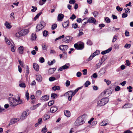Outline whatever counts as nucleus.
Here are the masks:
<instances>
[{"instance_id":"1","label":"nucleus","mask_w":133,"mask_h":133,"mask_svg":"<svg viewBox=\"0 0 133 133\" xmlns=\"http://www.w3.org/2000/svg\"><path fill=\"white\" fill-rule=\"evenodd\" d=\"M18 99L17 100L13 97H9V100L10 105L11 107H15L21 104L22 102V101L20 99L19 97H18Z\"/></svg>"},{"instance_id":"2","label":"nucleus","mask_w":133,"mask_h":133,"mask_svg":"<svg viewBox=\"0 0 133 133\" xmlns=\"http://www.w3.org/2000/svg\"><path fill=\"white\" fill-rule=\"evenodd\" d=\"M87 117L86 115H83L81 116L78 117L76 121L75 124L76 126H79L82 125L85 122V118Z\"/></svg>"},{"instance_id":"3","label":"nucleus","mask_w":133,"mask_h":133,"mask_svg":"<svg viewBox=\"0 0 133 133\" xmlns=\"http://www.w3.org/2000/svg\"><path fill=\"white\" fill-rule=\"evenodd\" d=\"M109 100L107 98L101 99L97 102V107H101L104 106L108 102Z\"/></svg>"},{"instance_id":"4","label":"nucleus","mask_w":133,"mask_h":133,"mask_svg":"<svg viewBox=\"0 0 133 133\" xmlns=\"http://www.w3.org/2000/svg\"><path fill=\"white\" fill-rule=\"evenodd\" d=\"M75 90L74 91H73L70 90L66 92L65 94V95H66L68 97V100L70 101L71 100L72 96H74L75 94L77 93L76 92H75Z\"/></svg>"},{"instance_id":"5","label":"nucleus","mask_w":133,"mask_h":133,"mask_svg":"<svg viewBox=\"0 0 133 133\" xmlns=\"http://www.w3.org/2000/svg\"><path fill=\"white\" fill-rule=\"evenodd\" d=\"M75 49L77 50H82L84 48V43L82 42L80 43H76L74 44Z\"/></svg>"},{"instance_id":"6","label":"nucleus","mask_w":133,"mask_h":133,"mask_svg":"<svg viewBox=\"0 0 133 133\" xmlns=\"http://www.w3.org/2000/svg\"><path fill=\"white\" fill-rule=\"evenodd\" d=\"M73 37L71 36H66L63 39V41L65 43H69L71 42Z\"/></svg>"},{"instance_id":"7","label":"nucleus","mask_w":133,"mask_h":133,"mask_svg":"<svg viewBox=\"0 0 133 133\" xmlns=\"http://www.w3.org/2000/svg\"><path fill=\"white\" fill-rule=\"evenodd\" d=\"M99 50H97L89 57L88 58V60L90 61L95 56L99 54Z\"/></svg>"},{"instance_id":"8","label":"nucleus","mask_w":133,"mask_h":133,"mask_svg":"<svg viewBox=\"0 0 133 133\" xmlns=\"http://www.w3.org/2000/svg\"><path fill=\"white\" fill-rule=\"evenodd\" d=\"M29 114V113L28 111L23 112L21 117V119L22 120H24L25 118Z\"/></svg>"},{"instance_id":"9","label":"nucleus","mask_w":133,"mask_h":133,"mask_svg":"<svg viewBox=\"0 0 133 133\" xmlns=\"http://www.w3.org/2000/svg\"><path fill=\"white\" fill-rule=\"evenodd\" d=\"M68 48V46L67 45H62L59 46V49L61 51H66Z\"/></svg>"},{"instance_id":"10","label":"nucleus","mask_w":133,"mask_h":133,"mask_svg":"<svg viewBox=\"0 0 133 133\" xmlns=\"http://www.w3.org/2000/svg\"><path fill=\"white\" fill-rule=\"evenodd\" d=\"M19 120V118H13L11 120L9 124V125H11L12 124H15Z\"/></svg>"},{"instance_id":"11","label":"nucleus","mask_w":133,"mask_h":133,"mask_svg":"<svg viewBox=\"0 0 133 133\" xmlns=\"http://www.w3.org/2000/svg\"><path fill=\"white\" fill-rule=\"evenodd\" d=\"M43 28L44 26L43 25L40 24H38L36 27V31L37 32L41 30Z\"/></svg>"},{"instance_id":"12","label":"nucleus","mask_w":133,"mask_h":133,"mask_svg":"<svg viewBox=\"0 0 133 133\" xmlns=\"http://www.w3.org/2000/svg\"><path fill=\"white\" fill-rule=\"evenodd\" d=\"M112 48L111 47H110L109 49H108L107 50L103 51H102L101 52V54L102 55H104L106 54L107 53H108L110 51L112 50Z\"/></svg>"},{"instance_id":"13","label":"nucleus","mask_w":133,"mask_h":133,"mask_svg":"<svg viewBox=\"0 0 133 133\" xmlns=\"http://www.w3.org/2000/svg\"><path fill=\"white\" fill-rule=\"evenodd\" d=\"M96 22V20L95 18L92 17L89 18V19L87 20V22L89 23H94Z\"/></svg>"},{"instance_id":"14","label":"nucleus","mask_w":133,"mask_h":133,"mask_svg":"<svg viewBox=\"0 0 133 133\" xmlns=\"http://www.w3.org/2000/svg\"><path fill=\"white\" fill-rule=\"evenodd\" d=\"M64 16V15L62 14H59L57 17L58 21H62V19L63 18Z\"/></svg>"},{"instance_id":"15","label":"nucleus","mask_w":133,"mask_h":133,"mask_svg":"<svg viewBox=\"0 0 133 133\" xmlns=\"http://www.w3.org/2000/svg\"><path fill=\"white\" fill-rule=\"evenodd\" d=\"M58 109V108L56 107L53 106L50 109V111L51 112L54 113Z\"/></svg>"},{"instance_id":"16","label":"nucleus","mask_w":133,"mask_h":133,"mask_svg":"<svg viewBox=\"0 0 133 133\" xmlns=\"http://www.w3.org/2000/svg\"><path fill=\"white\" fill-rule=\"evenodd\" d=\"M49 99V96L48 95H46L43 96L41 98V99L44 101H46Z\"/></svg>"},{"instance_id":"17","label":"nucleus","mask_w":133,"mask_h":133,"mask_svg":"<svg viewBox=\"0 0 133 133\" xmlns=\"http://www.w3.org/2000/svg\"><path fill=\"white\" fill-rule=\"evenodd\" d=\"M56 69L55 68H50L48 70V73L49 74H53Z\"/></svg>"},{"instance_id":"18","label":"nucleus","mask_w":133,"mask_h":133,"mask_svg":"<svg viewBox=\"0 0 133 133\" xmlns=\"http://www.w3.org/2000/svg\"><path fill=\"white\" fill-rule=\"evenodd\" d=\"M36 80L38 81H41L42 80V77L39 74L36 75Z\"/></svg>"},{"instance_id":"19","label":"nucleus","mask_w":133,"mask_h":133,"mask_svg":"<svg viewBox=\"0 0 133 133\" xmlns=\"http://www.w3.org/2000/svg\"><path fill=\"white\" fill-rule=\"evenodd\" d=\"M64 115L67 117H69L70 116V112L68 110L64 111Z\"/></svg>"},{"instance_id":"20","label":"nucleus","mask_w":133,"mask_h":133,"mask_svg":"<svg viewBox=\"0 0 133 133\" xmlns=\"http://www.w3.org/2000/svg\"><path fill=\"white\" fill-rule=\"evenodd\" d=\"M33 66L34 69L37 71H39V66L36 63H34Z\"/></svg>"},{"instance_id":"21","label":"nucleus","mask_w":133,"mask_h":133,"mask_svg":"<svg viewBox=\"0 0 133 133\" xmlns=\"http://www.w3.org/2000/svg\"><path fill=\"white\" fill-rule=\"evenodd\" d=\"M19 53L20 54H23L24 51V48L22 46H21L18 48Z\"/></svg>"},{"instance_id":"22","label":"nucleus","mask_w":133,"mask_h":133,"mask_svg":"<svg viewBox=\"0 0 133 133\" xmlns=\"http://www.w3.org/2000/svg\"><path fill=\"white\" fill-rule=\"evenodd\" d=\"M102 61L101 62H99L96 64V66L97 68H100L101 65L102 64L103 62L104 61V60L103 61V58H102L101 59Z\"/></svg>"},{"instance_id":"23","label":"nucleus","mask_w":133,"mask_h":133,"mask_svg":"<svg viewBox=\"0 0 133 133\" xmlns=\"http://www.w3.org/2000/svg\"><path fill=\"white\" fill-rule=\"evenodd\" d=\"M64 28H66L67 26H68L69 25V22L68 21H66V22H64L62 24Z\"/></svg>"},{"instance_id":"24","label":"nucleus","mask_w":133,"mask_h":133,"mask_svg":"<svg viewBox=\"0 0 133 133\" xmlns=\"http://www.w3.org/2000/svg\"><path fill=\"white\" fill-rule=\"evenodd\" d=\"M37 37L36 35L34 34H32L31 36V40L32 41H35Z\"/></svg>"},{"instance_id":"25","label":"nucleus","mask_w":133,"mask_h":133,"mask_svg":"<svg viewBox=\"0 0 133 133\" xmlns=\"http://www.w3.org/2000/svg\"><path fill=\"white\" fill-rule=\"evenodd\" d=\"M28 30L27 29L22 30H21V32H22V36L26 35L28 33Z\"/></svg>"},{"instance_id":"26","label":"nucleus","mask_w":133,"mask_h":133,"mask_svg":"<svg viewBox=\"0 0 133 133\" xmlns=\"http://www.w3.org/2000/svg\"><path fill=\"white\" fill-rule=\"evenodd\" d=\"M58 96L57 94L55 93H53L51 94V97L52 99H54L57 98Z\"/></svg>"},{"instance_id":"27","label":"nucleus","mask_w":133,"mask_h":133,"mask_svg":"<svg viewBox=\"0 0 133 133\" xmlns=\"http://www.w3.org/2000/svg\"><path fill=\"white\" fill-rule=\"evenodd\" d=\"M22 32L20 31V32L16 33L15 35V36L16 37L18 38L22 36Z\"/></svg>"},{"instance_id":"28","label":"nucleus","mask_w":133,"mask_h":133,"mask_svg":"<svg viewBox=\"0 0 133 133\" xmlns=\"http://www.w3.org/2000/svg\"><path fill=\"white\" fill-rule=\"evenodd\" d=\"M106 70V68H102L99 71L102 74H103L105 72Z\"/></svg>"},{"instance_id":"29","label":"nucleus","mask_w":133,"mask_h":133,"mask_svg":"<svg viewBox=\"0 0 133 133\" xmlns=\"http://www.w3.org/2000/svg\"><path fill=\"white\" fill-rule=\"evenodd\" d=\"M42 119L41 118H39L38 119V122L36 123L35 125V127L37 126L39 124H41V123L42 122Z\"/></svg>"},{"instance_id":"30","label":"nucleus","mask_w":133,"mask_h":133,"mask_svg":"<svg viewBox=\"0 0 133 133\" xmlns=\"http://www.w3.org/2000/svg\"><path fill=\"white\" fill-rule=\"evenodd\" d=\"M50 117V116L47 114H45L43 116V119L44 120H46L49 119Z\"/></svg>"},{"instance_id":"31","label":"nucleus","mask_w":133,"mask_h":133,"mask_svg":"<svg viewBox=\"0 0 133 133\" xmlns=\"http://www.w3.org/2000/svg\"><path fill=\"white\" fill-rule=\"evenodd\" d=\"M52 89L53 90L55 91L56 90H60V87L58 86H55L53 87L52 88Z\"/></svg>"},{"instance_id":"32","label":"nucleus","mask_w":133,"mask_h":133,"mask_svg":"<svg viewBox=\"0 0 133 133\" xmlns=\"http://www.w3.org/2000/svg\"><path fill=\"white\" fill-rule=\"evenodd\" d=\"M26 72L25 73V77L27 78L28 77V76L29 74V69L28 66H26Z\"/></svg>"},{"instance_id":"33","label":"nucleus","mask_w":133,"mask_h":133,"mask_svg":"<svg viewBox=\"0 0 133 133\" xmlns=\"http://www.w3.org/2000/svg\"><path fill=\"white\" fill-rule=\"evenodd\" d=\"M42 12H40L37 14L36 16L34 17V19L35 21L39 17V16L42 14Z\"/></svg>"},{"instance_id":"34","label":"nucleus","mask_w":133,"mask_h":133,"mask_svg":"<svg viewBox=\"0 0 133 133\" xmlns=\"http://www.w3.org/2000/svg\"><path fill=\"white\" fill-rule=\"evenodd\" d=\"M109 90L107 89L105 91H104L103 92H102L101 94V95H102L103 96L104 95H107L109 94Z\"/></svg>"},{"instance_id":"35","label":"nucleus","mask_w":133,"mask_h":133,"mask_svg":"<svg viewBox=\"0 0 133 133\" xmlns=\"http://www.w3.org/2000/svg\"><path fill=\"white\" fill-rule=\"evenodd\" d=\"M87 44L88 45H91L93 44L92 41L90 39H88L87 42Z\"/></svg>"},{"instance_id":"36","label":"nucleus","mask_w":133,"mask_h":133,"mask_svg":"<svg viewBox=\"0 0 133 133\" xmlns=\"http://www.w3.org/2000/svg\"><path fill=\"white\" fill-rule=\"evenodd\" d=\"M5 25L6 26V27L10 29L11 27V25L7 22H6L5 23Z\"/></svg>"},{"instance_id":"37","label":"nucleus","mask_w":133,"mask_h":133,"mask_svg":"<svg viewBox=\"0 0 133 133\" xmlns=\"http://www.w3.org/2000/svg\"><path fill=\"white\" fill-rule=\"evenodd\" d=\"M48 32L46 30H44L43 33V35L45 37H46L48 34Z\"/></svg>"},{"instance_id":"38","label":"nucleus","mask_w":133,"mask_h":133,"mask_svg":"<svg viewBox=\"0 0 133 133\" xmlns=\"http://www.w3.org/2000/svg\"><path fill=\"white\" fill-rule=\"evenodd\" d=\"M25 97L27 100L28 101L29 98V94L28 91H26L25 93Z\"/></svg>"},{"instance_id":"39","label":"nucleus","mask_w":133,"mask_h":133,"mask_svg":"<svg viewBox=\"0 0 133 133\" xmlns=\"http://www.w3.org/2000/svg\"><path fill=\"white\" fill-rule=\"evenodd\" d=\"M106 122H107L105 121H103L101 123V126H104L107 125L108 124Z\"/></svg>"},{"instance_id":"40","label":"nucleus","mask_w":133,"mask_h":133,"mask_svg":"<svg viewBox=\"0 0 133 133\" xmlns=\"http://www.w3.org/2000/svg\"><path fill=\"white\" fill-rule=\"evenodd\" d=\"M48 131V129H47L46 126L42 129L41 132L43 133H45Z\"/></svg>"},{"instance_id":"41","label":"nucleus","mask_w":133,"mask_h":133,"mask_svg":"<svg viewBox=\"0 0 133 133\" xmlns=\"http://www.w3.org/2000/svg\"><path fill=\"white\" fill-rule=\"evenodd\" d=\"M67 65H69V64H66L65 65L62 66V68L63 70L68 69L69 68V66H68Z\"/></svg>"},{"instance_id":"42","label":"nucleus","mask_w":133,"mask_h":133,"mask_svg":"<svg viewBox=\"0 0 133 133\" xmlns=\"http://www.w3.org/2000/svg\"><path fill=\"white\" fill-rule=\"evenodd\" d=\"M42 46L43 50H46L47 47V46L45 44H42Z\"/></svg>"},{"instance_id":"43","label":"nucleus","mask_w":133,"mask_h":133,"mask_svg":"<svg viewBox=\"0 0 133 133\" xmlns=\"http://www.w3.org/2000/svg\"><path fill=\"white\" fill-rule=\"evenodd\" d=\"M91 83L89 81H87L84 84V86L85 87H87L89 85H90Z\"/></svg>"},{"instance_id":"44","label":"nucleus","mask_w":133,"mask_h":133,"mask_svg":"<svg viewBox=\"0 0 133 133\" xmlns=\"http://www.w3.org/2000/svg\"><path fill=\"white\" fill-rule=\"evenodd\" d=\"M57 24L56 23H55L52 26L51 29L52 30H54L57 28Z\"/></svg>"},{"instance_id":"45","label":"nucleus","mask_w":133,"mask_h":133,"mask_svg":"<svg viewBox=\"0 0 133 133\" xmlns=\"http://www.w3.org/2000/svg\"><path fill=\"white\" fill-rule=\"evenodd\" d=\"M54 100L50 101L48 102V105L49 106H51L54 104Z\"/></svg>"},{"instance_id":"46","label":"nucleus","mask_w":133,"mask_h":133,"mask_svg":"<svg viewBox=\"0 0 133 133\" xmlns=\"http://www.w3.org/2000/svg\"><path fill=\"white\" fill-rule=\"evenodd\" d=\"M38 104H37L36 105H34L32 107L30 108V109L31 110H33L35 109L38 107Z\"/></svg>"},{"instance_id":"47","label":"nucleus","mask_w":133,"mask_h":133,"mask_svg":"<svg viewBox=\"0 0 133 133\" xmlns=\"http://www.w3.org/2000/svg\"><path fill=\"white\" fill-rule=\"evenodd\" d=\"M5 41L6 43L8 44L9 45H10L11 43L10 41L8 39L6 38H5Z\"/></svg>"},{"instance_id":"48","label":"nucleus","mask_w":133,"mask_h":133,"mask_svg":"<svg viewBox=\"0 0 133 133\" xmlns=\"http://www.w3.org/2000/svg\"><path fill=\"white\" fill-rule=\"evenodd\" d=\"M39 61L40 62L43 63L44 62V59L43 57H41L39 59Z\"/></svg>"},{"instance_id":"49","label":"nucleus","mask_w":133,"mask_h":133,"mask_svg":"<svg viewBox=\"0 0 133 133\" xmlns=\"http://www.w3.org/2000/svg\"><path fill=\"white\" fill-rule=\"evenodd\" d=\"M131 45L130 44L127 43L124 45V47L125 48H130Z\"/></svg>"},{"instance_id":"50","label":"nucleus","mask_w":133,"mask_h":133,"mask_svg":"<svg viewBox=\"0 0 133 133\" xmlns=\"http://www.w3.org/2000/svg\"><path fill=\"white\" fill-rule=\"evenodd\" d=\"M130 107V104H127L124 105L123 107V108H129Z\"/></svg>"},{"instance_id":"51","label":"nucleus","mask_w":133,"mask_h":133,"mask_svg":"<svg viewBox=\"0 0 133 133\" xmlns=\"http://www.w3.org/2000/svg\"><path fill=\"white\" fill-rule=\"evenodd\" d=\"M70 84V82L69 81L67 80L66 81V83H65V85L66 87H69Z\"/></svg>"},{"instance_id":"52","label":"nucleus","mask_w":133,"mask_h":133,"mask_svg":"<svg viewBox=\"0 0 133 133\" xmlns=\"http://www.w3.org/2000/svg\"><path fill=\"white\" fill-rule=\"evenodd\" d=\"M56 79V78L54 77H50L49 78V80L50 81H52Z\"/></svg>"},{"instance_id":"53","label":"nucleus","mask_w":133,"mask_h":133,"mask_svg":"<svg viewBox=\"0 0 133 133\" xmlns=\"http://www.w3.org/2000/svg\"><path fill=\"white\" fill-rule=\"evenodd\" d=\"M19 87L22 88H25L26 87L25 84L24 83H20L19 84Z\"/></svg>"},{"instance_id":"54","label":"nucleus","mask_w":133,"mask_h":133,"mask_svg":"<svg viewBox=\"0 0 133 133\" xmlns=\"http://www.w3.org/2000/svg\"><path fill=\"white\" fill-rule=\"evenodd\" d=\"M76 17V16L74 14H73L72 15V16L70 18V19L72 20H73L75 19Z\"/></svg>"},{"instance_id":"55","label":"nucleus","mask_w":133,"mask_h":133,"mask_svg":"<svg viewBox=\"0 0 133 133\" xmlns=\"http://www.w3.org/2000/svg\"><path fill=\"white\" fill-rule=\"evenodd\" d=\"M105 20L108 23H109L110 22V19L108 17H106L105 18Z\"/></svg>"},{"instance_id":"56","label":"nucleus","mask_w":133,"mask_h":133,"mask_svg":"<svg viewBox=\"0 0 133 133\" xmlns=\"http://www.w3.org/2000/svg\"><path fill=\"white\" fill-rule=\"evenodd\" d=\"M116 9L117 11H121L123 10V8H120L119 6H117L116 7Z\"/></svg>"},{"instance_id":"57","label":"nucleus","mask_w":133,"mask_h":133,"mask_svg":"<svg viewBox=\"0 0 133 133\" xmlns=\"http://www.w3.org/2000/svg\"><path fill=\"white\" fill-rule=\"evenodd\" d=\"M85 19V18H84L83 20H82L81 18H79L77 19V21L78 22L80 23L81 22H82L83 20H84Z\"/></svg>"},{"instance_id":"58","label":"nucleus","mask_w":133,"mask_h":133,"mask_svg":"<svg viewBox=\"0 0 133 133\" xmlns=\"http://www.w3.org/2000/svg\"><path fill=\"white\" fill-rule=\"evenodd\" d=\"M126 65L127 66H129L131 64L129 61L128 60H127L126 61Z\"/></svg>"},{"instance_id":"59","label":"nucleus","mask_w":133,"mask_h":133,"mask_svg":"<svg viewBox=\"0 0 133 133\" xmlns=\"http://www.w3.org/2000/svg\"><path fill=\"white\" fill-rule=\"evenodd\" d=\"M72 28H74L76 29L77 28L78 25L77 23L73 24H72Z\"/></svg>"},{"instance_id":"60","label":"nucleus","mask_w":133,"mask_h":133,"mask_svg":"<svg viewBox=\"0 0 133 133\" xmlns=\"http://www.w3.org/2000/svg\"><path fill=\"white\" fill-rule=\"evenodd\" d=\"M132 87L130 86H129V87H127V89H129V91L130 92H132V90H131V89H132Z\"/></svg>"},{"instance_id":"61","label":"nucleus","mask_w":133,"mask_h":133,"mask_svg":"<svg viewBox=\"0 0 133 133\" xmlns=\"http://www.w3.org/2000/svg\"><path fill=\"white\" fill-rule=\"evenodd\" d=\"M92 13L94 15V16L95 17H96V16H97L98 14V12L96 11Z\"/></svg>"},{"instance_id":"62","label":"nucleus","mask_w":133,"mask_h":133,"mask_svg":"<svg viewBox=\"0 0 133 133\" xmlns=\"http://www.w3.org/2000/svg\"><path fill=\"white\" fill-rule=\"evenodd\" d=\"M82 75V73L80 72H77L76 74V76L78 77H80Z\"/></svg>"},{"instance_id":"63","label":"nucleus","mask_w":133,"mask_h":133,"mask_svg":"<svg viewBox=\"0 0 133 133\" xmlns=\"http://www.w3.org/2000/svg\"><path fill=\"white\" fill-rule=\"evenodd\" d=\"M120 88L119 86H117L115 89V90L116 91H118L120 90Z\"/></svg>"},{"instance_id":"64","label":"nucleus","mask_w":133,"mask_h":133,"mask_svg":"<svg viewBox=\"0 0 133 133\" xmlns=\"http://www.w3.org/2000/svg\"><path fill=\"white\" fill-rule=\"evenodd\" d=\"M128 16V15L125 13H123L122 14V17L123 18H125Z\"/></svg>"}]
</instances>
